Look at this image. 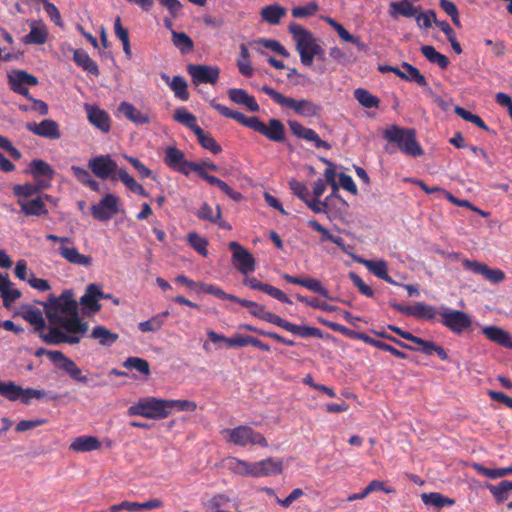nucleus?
I'll return each mask as SVG.
<instances>
[{
  "label": "nucleus",
  "mask_w": 512,
  "mask_h": 512,
  "mask_svg": "<svg viewBox=\"0 0 512 512\" xmlns=\"http://www.w3.org/2000/svg\"><path fill=\"white\" fill-rule=\"evenodd\" d=\"M52 325H58L69 333H87L89 326L79 318L78 302L71 291H64L58 298L51 295L41 303Z\"/></svg>",
  "instance_id": "f257e3e1"
},
{
  "label": "nucleus",
  "mask_w": 512,
  "mask_h": 512,
  "mask_svg": "<svg viewBox=\"0 0 512 512\" xmlns=\"http://www.w3.org/2000/svg\"><path fill=\"white\" fill-rule=\"evenodd\" d=\"M243 306L250 309V313L260 318L264 321H267L269 323L275 324L290 333L300 336L302 338L306 337H316L321 338L322 332L319 328L316 327H309V326H299L296 324H293L291 322L286 321L285 319L281 318L280 316L267 311L265 307L261 304H258L254 301L248 300L247 302H243Z\"/></svg>",
  "instance_id": "f03ea898"
},
{
  "label": "nucleus",
  "mask_w": 512,
  "mask_h": 512,
  "mask_svg": "<svg viewBox=\"0 0 512 512\" xmlns=\"http://www.w3.org/2000/svg\"><path fill=\"white\" fill-rule=\"evenodd\" d=\"M383 137L390 143H394L406 155L419 157L424 154L422 147L416 139V131L412 128L391 125L383 132Z\"/></svg>",
  "instance_id": "7ed1b4c3"
},
{
  "label": "nucleus",
  "mask_w": 512,
  "mask_h": 512,
  "mask_svg": "<svg viewBox=\"0 0 512 512\" xmlns=\"http://www.w3.org/2000/svg\"><path fill=\"white\" fill-rule=\"evenodd\" d=\"M221 434L227 443L235 446L259 445L267 447L268 443L265 437L254 431L251 427L241 425L236 428H225L221 430Z\"/></svg>",
  "instance_id": "20e7f679"
},
{
  "label": "nucleus",
  "mask_w": 512,
  "mask_h": 512,
  "mask_svg": "<svg viewBox=\"0 0 512 512\" xmlns=\"http://www.w3.org/2000/svg\"><path fill=\"white\" fill-rule=\"evenodd\" d=\"M128 414L148 419H164L168 417L167 401L155 397L142 398L128 408Z\"/></svg>",
  "instance_id": "39448f33"
},
{
  "label": "nucleus",
  "mask_w": 512,
  "mask_h": 512,
  "mask_svg": "<svg viewBox=\"0 0 512 512\" xmlns=\"http://www.w3.org/2000/svg\"><path fill=\"white\" fill-rule=\"evenodd\" d=\"M289 33L292 35L296 50L299 53L301 63L304 66H311V53L315 47L317 39L307 29L297 23H291L288 27Z\"/></svg>",
  "instance_id": "423d86ee"
},
{
  "label": "nucleus",
  "mask_w": 512,
  "mask_h": 512,
  "mask_svg": "<svg viewBox=\"0 0 512 512\" xmlns=\"http://www.w3.org/2000/svg\"><path fill=\"white\" fill-rule=\"evenodd\" d=\"M47 355L50 361L60 370H63L66 374H68L73 380L80 383H87V376L82 374L81 369L76 365V363L65 356L61 351L57 350H46L45 348H39L35 352V356L39 357L42 355Z\"/></svg>",
  "instance_id": "0eeeda50"
},
{
  "label": "nucleus",
  "mask_w": 512,
  "mask_h": 512,
  "mask_svg": "<svg viewBox=\"0 0 512 512\" xmlns=\"http://www.w3.org/2000/svg\"><path fill=\"white\" fill-rule=\"evenodd\" d=\"M88 168L92 173L102 179L117 180L118 168L117 163L112 159L109 154L96 156L88 161Z\"/></svg>",
  "instance_id": "6e6552de"
},
{
  "label": "nucleus",
  "mask_w": 512,
  "mask_h": 512,
  "mask_svg": "<svg viewBox=\"0 0 512 512\" xmlns=\"http://www.w3.org/2000/svg\"><path fill=\"white\" fill-rule=\"evenodd\" d=\"M120 198L114 194H106L98 204L92 205V216L100 221H107L119 213Z\"/></svg>",
  "instance_id": "1a4fd4ad"
},
{
  "label": "nucleus",
  "mask_w": 512,
  "mask_h": 512,
  "mask_svg": "<svg viewBox=\"0 0 512 512\" xmlns=\"http://www.w3.org/2000/svg\"><path fill=\"white\" fill-rule=\"evenodd\" d=\"M10 88L28 100L32 101L34 98L30 95V92L26 85L28 86H36L38 85V79L24 71V70H14L11 74L8 75Z\"/></svg>",
  "instance_id": "9d476101"
},
{
  "label": "nucleus",
  "mask_w": 512,
  "mask_h": 512,
  "mask_svg": "<svg viewBox=\"0 0 512 512\" xmlns=\"http://www.w3.org/2000/svg\"><path fill=\"white\" fill-rule=\"evenodd\" d=\"M210 104L224 117L234 119L240 124L261 133L264 123L258 117H247L241 112L233 111L222 104L216 103L215 100H212Z\"/></svg>",
  "instance_id": "9b49d317"
},
{
  "label": "nucleus",
  "mask_w": 512,
  "mask_h": 512,
  "mask_svg": "<svg viewBox=\"0 0 512 512\" xmlns=\"http://www.w3.org/2000/svg\"><path fill=\"white\" fill-rule=\"evenodd\" d=\"M442 317V324L455 333H462L472 324L471 317L460 310H448L439 313Z\"/></svg>",
  "instance_id": "f8f14e48"
},
{
  "label": "nucleus",
  "mask_w": 512,
  "mask_h": 512,
  "mask_svg": "<svg viewBox=\"0 0 512 512\" xmlns=\"http://www.w3.org/2000/svg\"><path fill=\"white\" fill-rule=\"evenodd\" d=\"M232 251V259L236 268L243 274L253 272L255 270V259L253 255L236 241L229 243Z\"/></svg>",
  "instance_id": "ddd939ff"
},
{
  "label": "nucleus",
  "mask_w": 512,
  "mask_h": 512,
  "mask_svg": "<svg viewBox=\"0 0 512 512\" xmlns=\"http://www.w3.org/2000/svg\"><path fill=\"white\" fill-rule=\"evenodd\" d=\"M187 71L192 77L194 84L208 83L215 84L220 75V69L217 66L189 64Z\"/></svg>",
  "instance_id": "4468645a"
},
{
  "label": "nucleus",
  "mask_w": 512,
  "mask_h": 512,
  "mask_svg": "<svg viewBox=\"0 0 512 512\" xmlns=\"http://www.w3.org/2000/svg\"><path fill=\"white\" fill-rule=\"evenodd\" d=\"M462 265L466 270L483 276L486 280L491 283L498 284L505 278V274L500 269H492L484 263H480L475 260L464 259Z\"/></svg>",
  "instance_id": "2eb2a0df"
},
{
  "label": "nucleus",
  "mask_w": 512,
  "mask_h": 512,
  "mask_svg": "<svg viewBox=\"0 0 512 512\" xmlns=\"http://www.w3.org/2000/svg\"><path fill=\"white\" fill-rule=\"evenodd\" d=\"M111 297V294H105L100 285L91 283L86 287L85 293L80 297V304L91 313H96L101 309L99 300Z\"/></svg>",
  "instance_id": "dca6fc26"
},
{
  "label": "nucleus",
  "mask_w": 512,
  "mask_h": 512,
  "mask_svg": "<svg viewBox=\"0 0 512 512\" xmlns=\"http://www.w3.org/2000/svg\"><path fill=\"white\" fill-rule=\"evenodd\" d=\"M288 125L291 132L298 138L312 142L317 148H323L325 150L331 149V145L328 142L322 140L313 129L306 128L295 120H290Z\"/></svg>",
  "instance_id": "f3484780"
},
{
  "label": "nucleus",
  "mask_w": 512,
  "mask_h": 512,
  "mask_svg": "<svg viewBox=\"0 0 512 512\" xmlns=\"http://www.w3.org/2000/svg\"><path fill=\"white\" fill-rule=\"evenodd\" d=\"M25 127L28 131L40 137L53 140L61 137L59 125L52 119H44L40 123L28 122Z\"/></svg>",
  "instance_id": "a211bd4d"
},
{
  "label": "nucleus",
  "mask_w": 512,
  "mask_h": 512,
  "mask_svg": "<svg viewBox=\"0 0 512 512\" xmlns=\"http://www.w3.org/2000/svg\"><path fill=\"white\" fill-rule=\"evenodd\" d=\"M44 199L50 200L51 196L44 194L31 200L18 199L17 204L25 216H44L48 214Z\"/></svg>",
  "instance_id": "6ab92c4d"
},
{
  "label": "nucleus",
  "mask_w": 512,
  "mask_h": 512,
  "mask_svg": "<svg viewBox=\"0 0 512 512\" xmlns=\"http://www.w3.org/2000/svg\"><path fill=\"white\" fill-rule=\"evenodd\" d=\"M29 389L30 388L24 389L11 381H0V395L5 397L9 401L21 400L22 403L26 405L29 404L30 400L34 398V396L28 392Z\"/></svg>",
  "instance_id": "aec40b11"
},
{
  "label": "nucleus",
  "mask_w": 512,
  "mask_h": 512,
  "mask_svg": "<svg viewBox=\"0 0 512 512\" xmlns=\"http://www.w3.org/2000/svg\"><path fill=\"white\" fill-rule=\"evenodd\" d=\"M283 107L294 110L295 113L302 117H315L318 116L321 111V107L310 100H297L291 97H287Z\"/></svg>",
  "instance_id": "412c9836"
},
{
  "label": "nucleus",
  "mask_w": 512,
  "mask_h": 512,
  "mask_svg": "<svg viewBox=\"0 0 512 512\" xmlns=\"http://www.w3.org/2000/svg\"><path fill=\"white\" fill-rule=\"evenodd\" d=\"M89 122L103 133L110 131L111 120L108 113L96 106L85 105Z\"/></svg>",
  "instance_id": "4be33fe9"
},
{
  "label": "nucleus",
  "mask_w": 512,
  "mask_h": 512,
  "mask_svg": "<svg viewBox=\"0 0 512 512\" xmlns=\"http://www.w3.org/2000/svg\"><path fill=\"white\" fill-rule=\"evenodd\" d=\"M206 507L215 512H241L239 501L231 500L225 494H216L211 497L207 501Z\"/></svg>",
  "instance_id": "5701e85b"
},
{
  "label": "nucleus",
  "mask_w": 512,
  "mask_h": 512,
  "mask_svg": "<svg viewBox=\"0 0 512 512\" xmlns=\"http://www.w3.org/2000/svg\"><path fill=\"white\" fill-rule=\"evenodd\" d=\"M420 10L421 7L412 5L410 0H401L399 2H391L389 4V15L393 19H397L399 16L416 18Z\"/></svg>",
  "instance_id": "b1692460"
},
{
  "label": "nucleus",
  "mask_w": 512,
  "mask_h": 512,
  "mask_svg": "<svg viewBox=\"0 0 512 512\" xmlns=\"http://www.w3.org/2000/svg\"><path fill=\"white\" fill-rule=\"evenodd\" d=\"M59 254L62 256V258H64L67 262L71 264L83 267H89L92 265V257L89 255L79 253V251L75 247L60 245Z\"/></svg>",
  "instance_id": "393cba45"
},
{
  "label": "nucleus",
  "mask_w": 512,
  "mask_h": 512,
  "mask_svg": "<svg viewBox=\"0 0 512 512\" xmlns=\"http://www.w3.org/2000/svg\"><path fill=\"white\" fill-rule=\"evenodd\" d=\"M102 444L96 436L84 435L76 437L69 449L74 452H91L101 448Z\"/></svg>",
  "instance_id": "a878e982"
},
{
  "label": "nucleus",
  "mask_w": 512,
  "mask_h": 512,
  "mask_svg": "<svg viewBox=\"0 0 512 512\" xmlns=\"http://www.w3.org/2000/svg\"><path fill=\"white\" fill-rule=\"evenodd\" d=\"M227 469L240 476L256 477V462L250 463L236 457L227 459Z\"/></svg>",
  "instance_id": "bb28decb"
},
{
  "label": "nucleus",
  "mask_w": 512,
  "mask_h": 512,
  "mask_svg": "<svg viewBox=\"0 0 512 512\" xmlns=\"http://www.w3.org/2000/svg\"><path fill=\"white\" fill-rule=\"evenodd\" d=\"M482 333L492 342L505 348H512V337L504 329L497 326H486Z\"/></svg>",
  "instance_id": "cd10ccee"
},
{
  "label": "nucleus",
  "mask_w": 512,
  "mask_h": 512,
  "mask_svg": "<svg viewBox=\"0 0 512 512\" xmlns=\"http://www.w3.org/2000/svg\"><path fill=\"white\" fill-rule=\"evenodd\" d=\"M228 97L235 104L246 106L251 112H257L260 109L255 98L244 89L232 88L228 91Z\"/></svg>",
  "instance_id": "c85d7f7f"
},
{
  "label": "nucleus",
  "mask_w": 512,
  "mask_h": 512,
  "mask_svg": "<svg viewBox=\"0 0 512 512\" xmlns=\"http://www.w3.org/2000/svg\"><path fill=\"white\" fill-rule=\"evenodd\" d=\"M283 471V462L273 458H267L256 462V477L279 475Z\"/></svg>",
  "instance_id": "c756f323"
},
{
  "label": "nucleus",
  "mask_w": 512,
  "mask_h": 512,
  "mask_svg": "<svg viewBox=\"0 0 512 512\" xmlns=\"http://www.w3.org/2000/svg\"><path fill=\"white\" fill-rule=\"evenodd\" d=\"M48 32L42 21H32L30 32L24 37L26 44L42 45L47 41Z\"/></svg>",
  "instance_id": "7c9ffc66"
},
{
  "label": "nucleus",
  "mask_w": 512,
  "mask_h": 512,
  "mask_svg": "<svg viewBox=\"0 0 512 512\" xmlns=\"http://www.w3.org/2000/svg\"><path fill=\"white\" fill-rule=\"evenodd\" d=\"M359 263H362L370 272H372L376 277L392 284L398 285L396 281H394L387 272V263L384 260H365L359 259Z\"/></svg>",
  "instance_id": "2f4dec72"
},
{
  "label": "nucleus",
  "mask_w": 512,
  "mask_h": 512,
  "mask_svg": "<svg viewBox=\"0 0 512 512\" xmlns=\"http://www.w3.org/2000/svg\"><path fill=\"white\" fill-rule=\"evenodd\" d=\"M421 500L426 506L434 507L436 510L455 504V499L444 496L439 492L422 493Z\"/></svg>",
  "instance_id": "473e14b6"
},
{
  "label": "nucleus",
  "mask_w": 512,
  "mask_h": 512,
  "mask_svg": "<svg viewBox=\"0 0 512 512\" xmlns=\"http://www.w3.org/2000/svg\"><path fill=\"white\" fill-rule=\"evenodd\" d=\"M261 134L274 142H283L285 140L284 124L278 119H270L269 125H263Z\"/></svg>",
  "instance_id": "72a5a7b5"
},
{
  "label": "nucleus",
  "mask_w": 512,
  "mask_h": 512,
  "mask_svg": "<svg viewBox=\"0 0 512 512\" xmlns=\"http://www.w3.org/2000/svg\"><path fill=\"white\" fill-rule=\"evenodd\" d=\"M73 60L77 66L84 71L94 75H99V69L96 62L83 50L76 49L73 51Z\"/></svg>",
  "instance_id": "f704fd0d"
},
{
  "label": "nucleus",
  "mask_w": 512,
  "mask_h": 512,
  "mask_svg": "<svg viewBox=\"0 0 512 512\" xmlns=\"http://www.w3.org/2000/svg\"><path fill=\"white\" fill-rule=\"evenodd\" d=\"M118 111L128 120L135 124H144L149 122V117L128 102H122L118 106Z\"/></svg>",
  "instance_id": "c9c22d12"
},
{
  "label": "nucleus",
  "mask_w": 512,
  "mask_h": 512,
  "mask_svg": "<svg viewBox=\"0 0 512 512\" xmlns=\"http://www.w3.org/2000/svg\"><path fill=\"white\" fill-rule=\"evenodd\" d=\"M28 172L35 178L38 179L40 177L48 178L52 180L54 178L55 172L52 167L41 159H35L31 161Z\"/></svg>",
  "instance_id": "e433bc0d"
},
{
  "label": "nucleus",
  "mask_w": 512,
  "mask_h": 512,
  "mask_svg": "<svg viewBox=\"0 0 512 512\" xmlns=\"http://www.w3.org/2000/svg\"><path fill=\"white\" fill-rule=\"evenodd\" d=\"M90 337L97 339L100 345L107 347L114 344L119 338L118 334L111 332L102 325L95 326L90 334Z\"/></svg>",
  "instance_id": "4c0bfd02"
},
{
  "label": "nucleus",
  "mask_w": 512,
  "mask_h": 512,
  "mask_svg": "<svg viewBox=\"0 0 512 512\" xmlns=\"http://www.w3.org/2000/svg\"><path fill=\"white\" fill-rule=\"evenodd\" d=\"M357 338L361 339L362 341H364L367 344L373 345V346H375V347H377V348H379L381 350L387 351V352L391 353L392 355H394L397 358H400V359H406L407 358V354H405L404 352L394 348L393 346H391L389 344H386V343H384L382 341L376 340V339L368 336L365 333L357 334Z\"/></svg>",
  "instance_id": "58836bf2"
},
{
  "label": "nucleus",
  "mask_w": 512,
  "mask_h": 512,
  "mask_svg": "<svg viewBox=\"0 0 512 512\" xmlns=\"http://www.w3.org/2000/svg\"><path fill=\"white\" fill-rule=\"evenodd\" d=\"M421 53L431 63L437 64L440 68L446 69L449 65V59L444 55L436 51L431 45H424L421 47Z\"/></svg>",
  "instance_id": "ea45409f"
},
{
  "label": "nucleus",
  "mask_w": 512,
  "mask_h": 512,
  "mask_svg": "<svg viewBox=\"0 0 512 512\" xmlns=\"http://www.w3.org/2000/svg\"><path fill=\"white\" fill-rule=\"evenodd\" d=\"M117 179H119L131 192L144 197L148 196V193L143 186L130 176L125 169H120L118 171Z\"/></svg>",
  "instance_id": "a19ab883"
},
{
  "label": "nucleus",
  "mask_w": 512,
  "mask_h": 512,
  "mask_svg": "<svg viewBox=\"0 0 512 512\" xmlns=\"http://www.w3.org/2000/svg\"><path fill=\"white\" fill-rule=\"evenodd\" d=\"M286 14L285 8L279 5H268L261 10L262 18L269 24H278Z\"/></svg>",
  "instance_id": "79ce46f5"
},
{
  "label": "nucleus",
  "mask_w": 512,
  "mask_h": 512,
  "mask_svg": "<svg viewBox=\"0 0 512 512\" xmlns=\"http://www.w3.org/2000/svg\"><path fill=\"white\" fill-rule=\"evenodd\" d=\"M172 43L182 54L189 53L194 48L192 39L184 32L172 30Z\"/></svg>",
  "instance_id": "37998d69"
},
{
  "label": "nucleus",
  "mask_w": 512,
  "mask_h": 512,
  "mask_svg": "<svg viewBox=\"0 0 512 512\" xmlns=\"http://www.w3.org/2000/svg\"><path fill=\"white\" fill-rule=\"evenodd\" d=\"M194 134L203 148L211 151L213 154H219L222 151L221 146L215 139L210 134L205 133L202 128H197Z\"/></svg>",
  "instance_id": "c03bdc74"
},
{
  "label": "nucleus",
  "mask_w": 512,
  "mask_h": 512,
  "mask_svg": "<svg viewBox=\"0 0 512 512\" xmlns=\"http://www.w3.org/2000/svg\"><path fill=\"white\" fill-rule=\"evenodd\" d=\"M512 481H501L495 486L490 483L486 485L487 489L492 493L498 502H504L509 498V492L512 491Z\"/></svg>",
  "instance_id": "a18cd8bd"
},
{
  "label": "nucleus",
  "mask_w": 512,
  "mask_h": 512,
  "mask_svg": "<svg viewBox=\"0 0 512 512\" xmlns=\"http://www.w3.org/2000/svg\"><path fill=\"white\" fill-rule=\"evenodd\" d=\"M54 325L48 328L47 332L40 331L39 337L47 344L58 345L61 344L64 337V332L60 326Z\"/></svg>",
  "instance_id": "49530a36"
},
{
  "label": "nucleus",
  "mask_w": 512,
  "mask_h": 512,
  "mask_svg": "<svg viewBox=\"0 0 512 512\" xmlns=\"http://www.w3.org/2000/svg\"><path fill=\"white\" fill-rule=\"evenodd\" d=\"M184 160L185 154L181 150L173 146L166 148L164 162L168 167L175 170Z\"/></svg>",
  "instance_id": "de8ad7c7"
},
{
  "label": "nucleus",
  "mask_w": 512,
  "mask_h": 512,
  "mask_svg": "<svg viewBox=\"0 0 512 512\" xmlns=\"http://www.w3.org/2000/svg\"><path fill=\"white\" fill-rule=\"evenodd\" d=\"M435 307L426 303L418 302L412 306L411 316L422 320H431L436 316Z\"/></svg>",
  "instance_id": "09e8293b"
},
{
  "label": "nucleus",
  "mask_w": 512,
  "mask_h": 512,
  "mask_svg": "<svg viewBox=\"0 0 512 512\" xmlns=\"http://www.w3.org/2000/svg\"><path fill=\"white\" fill-rule=\"evenodd\" d=\"M23 318L34 326V330L40 332L46 327L42 312L38 309H27L23 312Z\"/></svg>",
  "instance_id": "8fccbe9b"
},
{
  "label": "nucleus",
  "mask_w": 512,
  "mask_h": 512,
  "mask_svg": "<svg viewBox=\"0 0 512 512\" xmlns=\"http://www.w3.org/2000/svg\"><path fill=\"white\" fill-rule=\"evenodd\" d=\"M402 67L407 71V73H405V77H403V80L415 82L419 86L427 87L426 78L423 74L420 73L418 68L407 62H403Z\"/></svg>",
  "instance_id": "3c124183"
},
{
  "label": "nucleus",
  "mask_w": 512,
  "mask_h": 512,
  "mask_svg": "<svg viewBox=\"0 0 512 512\" xmlns=\"http://www.w3.org/2000/svg\"><path fill=\"white\" fill-rule=\"evenodd\" d=\"M354 96L356 100L365 108H378L379 106V99L366 89H356L354 91Z\"/></svg>",
  "instance_id": "603ef678"
},
{
  "label": "nucleus",
  "mask_w": 512,
  "mask_h": 512,
  "mask_svg": "<svg viewBox=\"0 0 512 512\" xmlns=\"http://www.w3.org/2000/svg\"><path fill=\"white\" fill-rule=\"evenodd\" d=\"M174 119L179 123L190 128L194 133L197 128H200L196 124V117L188 112L185 108H178L174 112Z\"/></svg>",
  "instance_id": "864d4df0"
},
{
  "label": "nucleus",
  "mask_w": 512,
  "mask_h": 512,
  "mask_svg": "<svg viewBox=\"0 0 512 512\" xmlns=\"http://www.w3.org/2000/svg\"><path fill=\"white\" fill-rule=\"evenodd\" d=\"M208 183L218 187L224 194L236 202L241 201L243 198L241 193L234 191L226 182L215 176L208 178Z\"/></svg>",
  "instance_id": "5fc2aeb1"
},
{
  "label": "nucleus",
  "mask_w": 512,
  "mask_h": 512,
  "mask_svg": "<svg viewBox=\"0 0 512 512\" xmlns=\"http://www.w3.org/2000/svg\"><path fill=\"white\" fill-rule=\"evenodd\" d=\"M187 241L190 244V246L199 254H201L204 257L208 255V241L205 238L201 237L198 233L190 232L187 235Z\"/></svg>",
  "instance_id": "6e6d98bb"
},
{
  "label": "nucleus",
  "mask_w": 512,
  "mask_h": 512,
  "mask_svg": "<svg viewBox=\"0 0 512 512\" xmlns=\"http://www.w3.org/2000/svg\"><path fill=\"white\" fill-rule=\"evenodd\" d=\"M472 467L480 474L491 479L502 478L504 476L511 474V469H509V467L489 469L478 463H474Z\"/></svg>",
  "instance_id": "4d7b16f0"
},
{
  "label": "nucleus",
  "mask_w": 512,
  "mask_h": 512,
  "mask_svg": "<svg viewBox=\"0 0 512 512\" xmlns=\"http://www.w3.org/2000/svg\"><path fill=\"white\" fill-rule=\"evenodd\" d=\"M196 215L199 219L207 220L211 223H216L220 219L222 213L220 206L216 207V213H214L212 207L209 204L203 203Z\"/></svg>",
  "instance_id": "13d9d810"
},
{
  "label": "nucleus",
  "mask_w": 512,
  "mask_h": 512,
  "mask_svg": "<svg viewBox=\"0 0 512 512\" xmlns=\"http://www.w3.org/2000/svg\"><path fill=\"white\" fill-rule=\"evenodd\" d=\"M123 366L128 369H135L144 375L150 374V366L147 360L139 357H128Z\"/></svg>",
  "instance_id": "bf43d9fd"
},
{
  "label": "nucleus",
  "mask_w": 512,
  "mask_h": 512,
  "mask_svg": "<svg viewBox=\"0 0 512 512\" xmlns=\"http://www.w3.org/2000/svg\"><path fill=\"white\" fill-rule=\"evenodd\" d=\"M170 87L174 91L175 96L181 100L188 99L187 83L181 76H174L170 82Z\"/></svg>",
  "instance_id": "052dcab7"
},
{
  "label": "nucleus",
  "mask_w": 512,
  "mask_h": 512,
  "mask_svg": "<svg viewBox=\"0 0 512 512\" xmlns=\"http://www.w3.org/2000/svg\"><path fill=\"white\" fill-rule=\"evenodd\" d=\"M455 113L458 116H460L462 119H464L465 121L471 122L483 130H486V131L488 130L487 125L484 123V121L478 115L473 114L470 111H468L462 107H459V106H457L455 108Z\"/></svg>",
  "instance_id": "680f3d73"
},
{
  "label": "nucleus",
  "mask_w": 512,
  "mask_h": 512,
  "mask_svg": "<svg viewBox=\"0 0 512 512\" xmlns=\"http://www.w3.org/2000/svg\"><path fill=\"white\" fill-rule=\"evenodd\" d=\"M441 9L451 17L453 24L457 27L461 26L459 12L456 5L450 0H439Z\"/></svg>",
  "instance_id": "e2e57ef3"
},
{
  "label": "nucleus",
  "mask_w": 512,
  "mask_h": 512,
  "mask_svg": "<svg viewBox=\"0 0 512 512\" xmlns=\"http://www.w3.org/2000/svg\"><path fill=\"white\" fill-rule=\"evenodd\" d=\"M13 193L18 197V199L28 200L31 196L37 194L38 191L34 184L25 183L14 185Z\"/></svg>",
  "instance_id": "0e129e2a"
},
{
  "label": "nucleus",
  "mask_w": 512,
  "mask_h": 512,
  "mask_svg": "<svg viewBox=\"0 0 512 512\" xmlns=\"http://www.w3.org/2000/svg\"><path fill=\"white\" fill-rule=\"evenodd\" d=\"M168 406V415L173 409L178 411H195L197 404L190 400H166Z\"/></svg>",
  "instance_id": "69168bd1"
},
{
  "label": "nucleus",
  "mask_w": 512,
  "mask_h": 512,
  "mask_svg": "<svg viewBox=\"0 0 512 512\" xmlns=\"http://www.w3.org/2000/svg\"><path fill=\"white\" fill-rule=\"evenodd\" d=\"M303 287L309 289L312 292L318 293L329 300H336L335 298H331L329 296L328 290L316 278H306L303 283Z\"/></svg>",
  "instance_id": "338daca9"
},
{
  "label": "nucleus",
  "mask_w": 512,
  "mask_h": 512,
  "mask_svg": "<svg viewBox=\"0 0 512 512\" xmlns=\"http://www.w3.org/2000/svg\"><path fill=\"white\" fill-rule=\"evenodd\" d=\"M319 9V6L316 2H310L306 6H298L294 7L291 10V14L295 18H303L314 15Z\"/></svg>",
  "instance_id": "774afa93"
}]
</instances>
